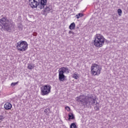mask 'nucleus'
<instances>
[{"label": "nucleus", "mask_w": 128, "mask_h": 128, "mask_svg": "<svg viewBox=\"0 0 128 128\" xmlns=\"http://www.w3.org/2000/svg\"><path fill=\"white\" fill-rule=\"evenodd\" d=\"M90 100H91L92 102H93V103L92 102V104H96V99L93 98L92 100V97H89L84 95H80L78 97L76 98V101L80 102H81L82 104H84V106H87L88 104H90Z\"/></svg>", "instance_id": "f257e3e1"}, {"label": "nucleus", "mask_w": 128, "mask_h": 128, "mask_svg": "<svg viewBox=\"0 0 128 128\" xmlns=\"http://www.w3.org/2000/svg\"><path fill=\"white\" fill-rule=\"evenodd\" d=\"M104 42H106V39L104 36L100 34H96L94 40V44L96 48H100L104 46Z\"/></svg>", "instance_id": "f03ea898"}, {"label": "nucleus", "mask_w": 128, "mask_h": 128, "mask_svg": "<svg viewBox=\"0 0 128 128\" xmlns=\"http://www.w3.org/2000/svg\"><path fill=\"white\" fill-rule=\"evenodd\" d=\"M8 22H10V20H8L6 18L4 17L0 19V26L2 27V28H4L6 30H10L12 27V24Z\"/></svg>", "instance_id": "7ed1b4c3"}, {"label": "nucleus", "mask_w": 128, "mask_h": 128, "mask_svg": "<svg viewBox=\"0 0 128 128\" xmlns=\"http://www.w3.org/2000/svg\"><path fill=\"white\" fill-rule=\"evenodd\" d=\"M102 66L94 63L92 64L91 66L90 73L92 76H100L102 74Z\"/></svg>", "instance_id": "20e7f679"}, {"label": "nucleus", "mask_w": 128, "mask_h": 128, "mask_svg": "<svg viewBox=\"0 0 128 128\" xmlns=\"http://www.w3.org/2000/svg\"><path fill=\"white\" fill-rule=\"evenodd\" d=\"M64 74H70V69L68 67H62L58 70V80L60 82H64Z\"/></svg>", "instance_id": "39448f33"}, {"label": "nucleus", "mask_w": 128, "mask_h": 128, "mask_svg": "<svg viewBox=\"0 0 128 128\" xmlns=\"http://www.w3.org/2000/svg\"><path fill=\"white\" fill-rule=\"evenodd\" d=\"M16 48L19 52H26L28 48V44L26 41L20 40L17 42Z\"/></svg>", "instance_id": "423d86ee"}, {"label": "nucleus", "mask_w": 128, "mask_h": 128, "mask_svg": "<svg viewBox=\"0 0 128 128\" xmlns=\"http://www.w3.org/2000/svg\"><path fill=\"white\" fill-rule=\"evenodd\" d=\"M52 90V86L50 85L46 84L40 88V92L42 94V96H46Z\"/></svg>", "instance_id": "0eeeda50"}, {"label": "nucleus", "mask_w": 128, "mask_h": 128, "mask_svg": "<svg viewBox=\"0 0 128 128\" xmlns=\"http://www.w3.org/2000/svg\"><path fill=\"white\" fill-rule=\"evenodd\" d=\"M29 6L32 8H36L40 5V0H29Z\"/></svg>", "instance_id": "6e6552de"}, {"label": "nucleus", "mask_w": 128, "mask_h": 128, "mask_svg": "<svg viewBox=\"0 0 128 128\" xmlns=\"http://www.w3.org/2000/svg\"><path fill=\"white\" fill-rule=\"evenodd\" d=\"M39 4H40V6H39V8L40 10H42V8H44V6H46V3L48 2V0H38Z\"/></svg>", "instance_id": "1a4fd4ad"}, {"label": "nucleus", "mask_w": 128, "mask_h": 128, "mask_svg": "<svg viewBox=\"0 0 128 128\" xmlns=\"http://www.w3.org/2000/svg\"><path fill=\"white\" fill-rule=\"evenodd\" d=\"M12 105L10 102H6L4 104V108L6 110H12Z\"/></svg>", "instance_id": "9d476101"}, {"label": "nucleus", "mask_w": 128, "mask_h": 128, "mask_svg": "<svg viewBox=\"0 0 128 128\" xmlns=\"http://www.w3.org/2000/svg\"><path fill=\"white\" fill-rule=\"evenodd\" d=\"M52 10V8L50 6H46L44 8V12L48 14Z\"/></svg>", "instance_id": "9b49d317"}, {"label": "nucleus", "mask_w": 128, "mask_h": 128, "mask_svg": "<svg viewBox=\"0 0 128 128\" xmlns=\"http://www.w3.org/2000/svg\"><path fill=\"white\" fill-rule=\"evenodd\" d=\"M72 78H74V80H78L80 78V74H78V72H75L72 74Z\"/></svg>", "instance_id": "f8f14e48"}, {"label": "nucleus", "mask_w": 128, "mask_h": 128, "mask_svg": "<svg viewBox=\"0 0 128 128\" xmlns=\"http://www.w3.org/2000/svg\"><path fill=\"white\" fill-rule=\"evenodd\" d=\"M69 28L71 30H74V28H76V24L74 22L72 23L69 26Z\"/></svg>", "instance_id": "ddd939ff"}, {"label": "nucleus", "mask_w": 128, "mask_h": 128, "mask_svg": "<svg viewBox=\"0 0 128 128\" xmlns=\"http://www.w3.org/2000/svg\"><path fill=\"white\" fill-rule=\"evenodd\" d=\"M68 120H74V114L72 112H70L68 114Z\"/></svg>", "instance_id": "4468645a"}, {"label": "nucleus", "mask_w": 128, "mask_h": 128, "mask_svg": "<svg viewBox=\"0 0 128 128\" xmlns=\"http://www.w3.org/2000/svg\"><path fill=\"white\" fill-rule=\"evenodd\" d=\"M82 16H84V14L82 13H79L78 14L76 15V18L78 19L80 18H82Z\"/></svg>", "instance_id": "2eb2a0df"}, {"label": "nucleus", "mask_w": 128, "mask_h": 128, "mask_svg": "<svg viewBox=\"0 0 128 128\" xmlns=\"http://www.w3.org/2000/svg\"><path fill=\"white\" fill-rule=\"evenodd\" d=\"M34 66H32V64H28V70H32Z\"/></svg>", "instance_id": "dca6fc26"}, {"label": "nucleus", "mask_w": 128, "mask_h": 128, "mask_svg": "<svg viewBox=\"0 0 128 128\" xmlns=\"http://www.w3.org/2000/svg\"><path fill=\"white\" fill-rule=\"evenodd\" d=\"M76 123H72L70 126V128H76Z\"/></svg>", "instance_id": "f3484780"}, {"label": "nucleus", "mask_w": 128, "mask_h": 128, "mask_svg": "<svg viewBox=\"0 0 128 128\" xmlns=\"http://www.w3.org/2000/svg\"><path fill=\"white\" fill-rule=\"evenodd\" d=\"M122 10L121 9H118V14L120 16H122Z\"/></svg>", "instance_id": "a211bd4d"}, {"label": "nucleus", "mask_w": 128, "mask_h": 128, "mask_svg": "<svg viewBox=\"0 0 128 128\" xmlns=\"http://www.w3.org/2000/svg\"><path fill=\"white\" fill-rule=\"evenodd\" d=\"M18 84V81L17 82H12L10 84L11 86H16V84Z\"/></svg>", "instance_id": "6ab92c4d"}, {"label": "nucleus", "mask_w": 128, "mask_h": 128, "mask_svg": "<svg viewBox=\"0 0 128 128\" xmlns=\"http://www.w3.org/2000/svg\"><path fill=\"white\" fill-rule=\"evenodd\" d=\"M65 110H66L67 112H70V108L68 106H66Z\"/></svg>", "instance_id": "aec40b11"}, {"label": "nucleus", "mask_w": 128, "mask_h": 128, "mask_svg": "<svg viewBox=\"0 0 128 128\" xmlns=\"http://www.w3.org/2000/svg\"><path fill=\"white\" fill-rule=\"evenodd\" d=\"M4 120V116L2 115H0V120Z\"/></svg>", "instance_id": "412c9836"}, {"label": "nucleus", "mask_w": 128, "mask_h": 128, "mask_svg": "<svg viewBox=\"0 0 128 128\" xmlns=\"http://www.w3.org/2000/svg\"><path fill=\"white\" fill-rule=\"evenodd\" d=\"M68 34H74V32L72 30H69Z\"/></svg>", "instance_id": "4be33fe9"}, {"label": "nucleus", "mask_w": 128, "mask_h": 128, "mask_svg": "<svg viewBox=\"0 0 128 128\" xmlns=\"http://www.w3.org/2000/svg\"><path fill=\"white\" fill-rule=\"evenodd\" d=\"M95 108H96V110H100V108L98 106L95 107Z\"/></svg>", "instance_id": "5701e85b"}, {"label": "nucleus", "mask_w": 128, "mask_h": 128, "mask_svg": "<svg viewBox=\"0 0 128 128\" xmlns=\"http://www.w3.org/2000/svg\"><path fill=\"white\" fill-rule=\"evenodd\" d=\"M46 110H47L46 109H45V110H44V112H45V114H48V112H46Z\"/></svg>", "instance_id": "b1692460"}]
</instances>
